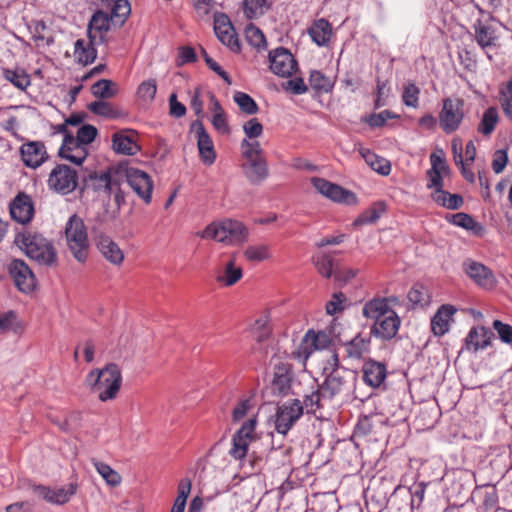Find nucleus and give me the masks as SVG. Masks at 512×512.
I'll return each instance as SVG.
<instances>
[{"mask_svg":"<svg viewBox=\"0 0 512 512\" xmlns=\"http://www.w3.org/2000/svg\"><path fill=\"white\" fill-rule=\"evenodd\" d=\"M254 406L253 398H244L240 399L232 410V421L234 423H238L246 416H250L232 438V447L229 450V454L236 460L245 458L249 445L255 439V429L258 420L255 414H251Z\"/></svg>","mask_w":512,"mask_h":512,"instance_id":"f257e3e1","label":"nucleus"},{"mask_svg":"<svg viewBox=\"0 0 512 512\" xmlns=\"http://www.w3.org/2000/svg\"><path fill=\"white\" fill-rule=\"evenodd\" d=\"M14 243L28 258L40 265L53 266L57 263V251L53 243L36 231L18 232Z\"/></svg>","mask_w":512,"mask_h":512,"instance_id":"f03ea898","label":"nucleus"},{"mask_svg":"<svg viewBox=\"0 0 512 512\" xmlns=\"http://www.w3.org/2000/svg\"><path fill=\"white\" fill-rule=\"evenodd\" d=\"M326 375L320 386L323 400L332 401L337 397H344L349 394L355 376L352 372L338 367V356L333 353L323 368Z\"/></svg>","mask_w":512,"mask_h":512,"instance_id":"7ed1b4c3","label":"nucleus"},{"mask_svg":"<svg viewBox=\"0 0 512 512\" xmlns=\"http://www.w3.org/2000/svg\"><path fill=\"white\" fill-rule=\"evenodd\" d=\"M60 131L65 136L59 149V156L71 163L81 165L88 156V145L97 136V129L92 125H83L78 129L77 135L73 136L62 125Z\"/></svg>","mask_w":512,"mask_h":512,"instance_id":"20e7f679","label":"nucleus"},{"mask_svg":"<svg viewBox=\"0 0 512 512\" xmlns=\"http://www.w3.org/2000/svg\"><path fill=\"white\" fill-rule=\"evenodd\" d=\"M86 382L92 392L97 394L100 401L113 400L117 397L121 388V370L114 363L108 364L103 369L92 370L87 375Z\"/></svg>","mask_w":512,"mask_h":512,"instance_id":"39448f33","label":"nucleus"},{"mask_svg":"<svg viewBox=\"0 0 512 512\" xmlns=\"http://www.w3.org/2000/svg\"><path fill=\"white\" fill-rule=\"evenodd\" d=\"M243 159L241 168L252 184H260L269 176L267 161L258 140L243 139L240 144Z\"/></svg>","mask_w":512,"mask_h":512,"instance_id":"423d86ee","label":"nucleus"},{"mask_svg":"<svg viewBox=\"0 0 512 512\" xmlns=\"http://www.w3.org/2000/svg\"><path fill=\"white\" fill-rule=\"evenodd\" d=\"M201 237L228 245H239L247 241L249 231L240 221L223 219L210 223L202 231Z\"/></svg>","mask_w":512,"mask_h":512,"instance_id":"0eeeda50","label":"nucleus"},{"mask_svg":"<svg viewBox=\"0 0 512 512\" xmlns=\"http://www.w3.org/2000/svg\"><path fill=\"white\" fill-rule=\"evenodd\" d=\"M65 239L73 257L80 263L85 262L89 251L87 228L77 215H72L68 219L65 226Z\"/></svg>","mask_w":512,"mask_h":512,"instance_id":"6e6552de","label":"nucleus"},{"mask_svg":"<svg viewBox=\"0 0 512 512\" xmlns=\"http://www.w3.org/2000/svg\"><path fill=\"white\" fill-rule=\"evenodd\" d=\"M465 117L464 101L458 97L442 100V108L438 114L440 128L446 134L457 131Z\"/></svg>","mask_w":512,"mask_h":512,"instance_id":"1a4fd4ad","label":"nucleus"},{"mask_svg":"<svg viewBox=\"0 0 512 512\" xmlns=\"http://www.w3.org/2000/svg\"><path fill=\"white\" fill-rule=\"evenodd\" d=\"M303 414V405L298 399L289 400L280 405L276 411L275 430L286 435Z\"/></svg>","mask_w":512,"mask_h":512,"instance_id":"9d476101","label":"nucleus"},{"mask_svg":"<svg viewBox=\"0 0 512 512\" xmlns=\"http://www.w3.org/2000/svg\"><path fill=\"white\" fill-rule=\"evenodd\" d=\"M330 342V338L325 332L309 330L303 337L298 348L293 351L291 355L294 359H297L302 366H305L307 359L314 351L327 348Z\"/></svg>","mask_w":512,"mask_h":512,"instance_id":"9b49d317","label":"nucleus"},{"mask_svg":"<svg viewBox=\"0 0 512 512\" xmlns=\"http://www.w3.org/2000/svg\"><path fill=\"white\" fill-rule=\"evenodd\" d=\"M77 178L74 169L65 164H59L51 170L47 184L51 190L66 195L76 188Z\"/></svg>","mask_w":512,"mask_h":512,"instance_id":"f8f14e48","label":"nucleus"},{"mask_svg":"<svg viewBox=\"0 0 512 512\" xmlns=\"http://www.w3.org/2000/svg\"><path fill=\"white\" fill-rule=\"evenodd\" d=\"M313 187L326 198L343 204H356L357 198L355 194L343 187L327 181L324 178L314 177L311 179Z\"/></svg>","mask_w":512,"mask_h":512,"instance_id":"ddd939ff","label":"nucleus"},{"mask_svg":"<svg viewBox=\"0 0 512 512\" xmlns=\"http://www.w3.org/2000/svg\"><path fill=\"white\" fill-rule=\"evenodd\" d=\"M271 71L280 77L289 78L297 71L298 65L291 52L283 47L269 53Z\"/></svg>","mask_w":512,"mask_h":512,"instance_id":"4468645a","label":"nucleus"},{"mask_svg":"<svg viewBox=\"0 0 512 512\" xmlns=\"http://www.w3.org/2000/svg\"><path fill=\"white\" fill-rule=\"evenodd\" d=\"M126 179L132 190L141 198L146 204H149L152 199L153 181L148 173L129 167L126 170Z\"/></svg>","mask_w":512,"mask_h":512,"instance_id":"2eb2a0df","label":"nucleus"},{"mask_svg":"<svg viewBox=\"0 0 512 512\" xmlns=\"http://www.w3.org/2000/svg\"><path fill=\"white\" fill-rule=\"evenodd\" d=\"M214 31L219 41L234 52L240 51V43L230 19L225 14L214 17Z\"/></svg>","mask_w":512,"mask_h":512,"instance_id":"dca6fc26","label":"nucleus"},{"mask_svg":"<svg viewBox=\"0 0 512 512\" xmlns=\"http://www.w3.org/2000/svg\"><path fill=\"white\" fill-rule=\"evenodd\" d=\"M9 272L20 291L28 293L35 288V276L23 260H13L9 265Z\"/></svg>","mask_w":512,"mask_h":512,"instance_id":"f3484780","label":"nucleus"},{"mask_svg":"<svg viewBox=\"0 0 512 512\" xmlns=\"http://www.w3.org/2000/svg\"><path fill=\"white\" fill-rule=\"evenodd\" d=\"M77 484L70 483L67 486L50 488L47 486L38 485L34 487V493L44 499L45 501L63 505L76 494Z\"/></svg>","mask_w":512,"mask_h":512,"instance_id":"a211bd4d","label":"nucleus"},{"mask_svg":"<svg viewBox=\"0 0 512 512\" xmlns=\"http://www.w3.org/2000/svg\"><path fill=\"white\" fill-rule=\"evenodd\" d=\"M191 131L195 133L197 139V147L202 162L206 165H212L216 160V152L214 144L200 121H195L191 125Z\"/></svg>","mask_w":512,"mask_h":512,"instance_id":"6ab92c4d","label":"nucleus"},{"mask_svg":"<svg viewBox=\"0 0 512 512\" xmlns=\"http://www.w3.org/2000/svg\"><path fill=\"white\" fill-rule=\"evenodd\" d=\"M9 211L11 218L22 225L30 223L35 213L33 201L25 193H19L11 201Z\"/></svg>","mask_w":512,"mask_h":512,"instance_id":"aec40b11","label":"nucleus"},{"mask_svg":"<svg viewBox=\"0 0 512 512\" xmlns=\"http://www.w3.org/2000/svg\"><path fill=\"white\" fill-rule=\"evenodd\" d=\"M492 337L493 333L489 328L485 326H474L465 337L462 349L471 353H477L490 346Z\"/></svg>","mask_w":512,"mask_h":512,"instance_id":"412c9836","label":"nucleus"},{"mask_svg":"<svg viewBox=\"0 0 512 512\" xmlns=\"http://www.w3.org/2000/svg\"><path fill=\"white\" fill-rule=\"evenodd\" d=\"M21 159L25 166L37 168L47 159V151L42 142L31 141L20 147Z\"/></svg>","mask_w":512,"mask_h":512,"instance_id":"4be33fe9","label":"nucleus"},{"mask_svg":"<svg viewBox=\"0 0 512 512\" xmlns=\"http://www.w3.org/2000/svg\"><path fill=\"white\" fill-rule=\"evenodd\" d=\"M474 32L476 42L481 48L496 45L497 25L493 19H478L474 24Z\"/></svg>","mask_w":512,"mask_h":512,"instance_id":"5701e85b","label":"nucleus"},{"mask_svg":"<svg viewBox=\"0 0 512 512\" xmlns=\"http://www.w3.org/2000/svg\"><path fill=\"white\" fill-rule=\"evenodd\" d=\"M136 138V133L131 130L116 132L112 136L113 150L118 154L135 155L140 150Z\"/></svg>","mask_w":512,"mask_h":512,"instance_id":"b1692460","label":"nucleus"},{"mask_svg":"<svg viewBox=\"0 0 512 512\" xmlns=\"http://www.w3.org/2000/svg\"><path fill=\"white\" fill-rule=\"evenodd\" d=\"M97 248L101 255L112 265L120 266L124 261V252L119 245L107 235H99Z\"/></svg>","mask_w":512,"mask_h":512,"instance_id":"393cba45","label":"nucleus"},{"mask_svg":"<svg viewBox=\"0 0 512 512\" xmlns=\"http://www.w3.org/2000/svg\"><path fill=\"white\" fill-rule=\"evenodd\" d=\"M456 311V308L449 304L439 307L431 319V331L435 336H443L449 331Z\"/></svg>","mask_w":512,"mask_h":512,"instance_id":"a878e982","label":"nucleus"},{"mask_svg":"<svg viewBox=\"0 0 512 512\" xmlns=\"http://www.w3.org/2000/svg\"><path fill=\"white\" fill-rule=\"evenodd\" d=\"M399 326L400 318L395 311L392 310L391 312H387V315L377 323H374L372 333L382 339H391L397 334Z\"/></svg>","mask_w":512,"mask_h":512,"instance_id":"bb28decb","label":"nucleus"},{"mask_svg":"<svg viewBox=\"0 0 512 512\" xmlns=\"http://www.w3.org/2000/svg\"><path fill=\"white\" fill-rule=\"evenodd\" d=\"M464 269L467 275L480 286L492 288L495 285L494 275L483 264L469 260L464 263Z\"/></svg>","mask_w":512,"mask_h":512,"instance_id":"cd10ccee","label":"nucleus"},{"mask_svg":"<svg viewBox=\"0 0 512 512\" xmlns=\"http://www.w3.org/2000/svg\"><path fill=\"white\" fill-rule=\"evenodd\" d=\"M363 380L370 387H379L386 378V367L384 364L376 361H367L363 366Z\"/></svg>","mask_w":512,"mask_h":512,"instance_id":"c85d7f7f","label":"nucleus"},{"mask_svg":"<svg viewBox=\"0 0 512 512\" xmlns=\"http://www.w3.org/2000/svg\"><path fill=\"white\" fill-rule=\"evenodd\" d=\"M292 380L291 366L287 363L275 365L272 388L281 395H286L290 389Z\"/></svg>","mask_w":512,"mask_h":512,"instance_id":"c756f323","label":"nucleus"},{"mask_svg":"<svg viewBox=\"0 0 512 512\" xmlns=\"http://www.w3.org/2000/svg\"><path fill=\"white\" fill-rule=\"evenodd\" d=\"M393 309L388 304L386 298H375L366 302L362 309V314L365 318L373 320L377 323L380 319L387 315V312H391Z\"/></svg>","mask_w":512,"mask_h":512,"instance_id":"7c9ffc66","label":"nucleus"},{"mask_svg":"<svg viewBox=\"0 0 512 512\" xmlns=\"http://www.w3.org/2000/svg\"><path fill=\"white\" fill-rule=\"evenodd\" d=\"M345 354L350 359H361L370 350V338L356 335L352 340L344 344Z\"/></svg>","mask_w":512,"mask_h":512,"instance_id":"2f4dec72","label":"nucleus"},{"mask_svg":"<svg viewBox=\"0 0 512 512\" xmlns=\"http://www.w3.org/2000/svg\"><path fill=\"white\" fill-rule=\"evenodd\" d=\"M359 153L367 165L374 171L384 176L390 173L391 164L387 159L376 155L374 152L367 148H360Z\"/></svg>","mask_w":512,"mask_h":512,"instance_id":"473e14b6","label":"nucleus"},{"mask_svg":"<svg viewBox=\"0 0 512 512\" xmlns=\"http://www.w3.org/2000/svg\"><path fill=\"white\" fill-rule=\"evenodd\" d=\"M309 35L318 46H325L331 38L332 27L327 20L319 19L309 29Z\"/></svg>","mask_w":512,"mask_h":512,"instance_id":"72a5a7b5","label":"nucleus"},{"mask_svg":"<svg viewBox=\"0 0 512 512\" xmlns=\"http://www.w3.org/2000/svg\"><path fill=\"white\" fill-rule=\"evenodd\" d=\"M94 468L98 472V474L103 478L107 485L112 487H117L122 482L121 475L114 470L110 465L99 461L95 458L91 460Z\"/></svg>","mask_w":512,"mask_h":512,"instance_id":"f704fd0d","label":"nucleus"},{"mask_svg":"<svg viewBox=\"0 0 512 512\" xmlns=\"http://www.w3.org/2000/svg\"><path fill=\"white\" fill-rule=\"evenodd\" d=\"M74 56L79 63L88 65L95 60L97 52L91 41L86 42L83 39H78L74 45Z\"/></svg>","mask_w":512,"mask_h":512,"instance_id":"c9c22d12","label":"nucleus"},{"mask_svg":"<svg viewBox=\"0 0 512 512\" xmlns=\"http://www.w3.org/2000/svg\"><path fill=\"white\" fill-rule=\"evenodd\" d=\"M447 220L455 226L473 232L475 235H482L484 231L483 226L466 213H456L448 217Z\"/></svg>","mask_w":512,"mask_h":512,"instance_id":"e433bc0d","label":"nucleus"},{"mask_svg":"<svg viewBox=\"0 0 512 512\" xmlns=\"http://www.w3.org/2000/svg\"><path fill=\"white\" fill-rule=\"evenodd\" d=\"M433 201L438 205L447 209L456 210L463 204V198L458 194H450L449 192L435 190L431 195Z\"/></svg>","mask_w":512,"mask_h":512,"instance_id":"4c0bfd02","label":"nucleus"},{"mask_svg":"<svg viewBox=\"0 0 512 512\" xmlns=\"http://www.w3.org/2000/svg\"><path fill=\"white\" fill-rule=\"evenodd\" d=\"M242 269L235 265V260H229L223 269V274L217 276V281L223 283L225 286H232L242 278Z\"/></svg>","mask_w":512,"mask_h":512,"instance_id":"58836bf2","label":"nucleus"},{"mask_svg":"<svg viewBox=\"0 0 512 512\" xmlns=\"http://www.w3.org/2000/svg\"><path fill=\"white\" fill-rule=\"evenodd\" d=\"M271 6L270 0H244V14L249 19L262 16Z\"/></svg>","mask_w":512,"mask_h":512,"instance_id":"ea45409f","label":"nucleus"},{"mask_svg":"<svg viewBox=\"0 0 512 512\" xmlns=\"http://www.w3.org/2000/svg\"><path fill=\"white\" fill-rule=\"evenodd\" d=\"M407 297L409 301L415 306L426 307L431 302V295L429 290L420 284H415L409 290Z\"/></svg>","mask_w":512,"mask_h":512,"instance_id":"a19ab883","label":"nucleus"},{"mask_svg":"<svg viewBox=\"0 0 512 512\" xmlns=\"http://www.w3.org/2000/svg\"><path fill=\"white\" fill-rule=\"evenodd\" d=\"M498 111L495 107H489L483 113L478 126V131L483 135H490L498 122Z\"/></svg>","mask_w":512,"mask_h":512,"instance_id":"79ce46f5","label":"nucleus"},{"mask_svg":"<svg viewBox=\"0 0 512 512\" xmlns=\"http://www.w3.org/2000/svg\"><path fill=\"white\" fill-rule=\"evenodd\" d=\"M111 9V20L118 25H123L131 13V6L128 0H116Z\"/></svg>","mask_w":512,"mask_h":512,"instance_id":"37998d69","label":"nucleus"},{"mask_svg":"<svg viewBox=\"0 0 512 512\" xmlns=\"http://www.w3.org/2000/svg\"><path fill=\"white\" fill-rule=\"evenodd\" d=\"M91 90L95 97L111 98L116 94L117 86L111 80L101 79L92 85Z\"/></svg>","mask_w":512,"mask_h":512,"instance_id":"c03bdc74","label":"nucleus"},{"mask_svg":"<svg viewBox=\"0 0 512 512\" xmlns=\"http://www.w3.org/2000/svg\"><path fill=\"white\" fill-rule=\"evenodd\" d=\"M244 256L248 261L261 262L269 259L271 252L266 244L251 245L245 249Z\"/></svg>","mask_w":512,"mask_h":512,"instance_id":"a18cd8bd","label":"nucleus"},{"mask_svg":"<svg viewBox=\"0 0 512 512\" xmlns=\"http://www.w3.org/2000/svg\"><path fill=\"white\" fill-rule=\"evenodd\" d=\"M309 83L312 89L318 92H329L333 87L332 80L320 71H312L309 76Z\"/></svg>","mask_w":512,"mask_h":512,"instance_id":"49530a36","label":"nucleus"},{"mask_svg":"<svg viewBox=\"0 0 512 512\" xmlns=\"http://www.w3.org/2000/svg\"><path fill=\"white\" fill-rule=\"evenodd\" d=\"M3 76L20 90H25L30 85L29 76L23 70L3 69Z\"/></svg>","mask_w":512,"mask_h":512,"instance_id":"de8ad7c7","label":"nucleus"},{"mask_svg":"<svg viewBox=\"0 0 512 512\" xmlns=\"http://www.w3.org/2000/svg\"><path fill=\"white\" fill-rule=\"evenodd\" d=\"M233 100L238 105L239 109L245 114L253 115L258 112V105L256 102L244 92H235Z\"/></svg>","mask_w":512,"mask_h":512,"instance_id":"09e8293b","label":"nucleus"},{"mask_svg":"<svg viewBox=\"0 0 512 512\" xmlns=\"http://www.w3.org/2000/svg\"><path fill=\"white\" fill-rule=\"evenodd\" d=\"M111 16L103 11H97L93 14L89 24V36L92 37V30L98 32H107L110 28Z\"/></svg>","mask_w":512,"mask_h":512,"instance_id":"8fccbe9b","label":"nucleus"},{"mask_svg":"<svg viewBox=\"0 0 512 512\" xmlns=\"http://www.w3.org/2000/svg\"><path fill=\"white\" fill-rule=\"evenodd\" d=\"M157 92V82L155 79H148L140 83L137 88L138 98L145 103H150L154 100Z\"/></svg>","mask_w":512,"mask_h":512,"instance_id":"3c124183","label":"nucleus"},{"mask_svg":"<svg viewBox=\"0 0 512 512\" xmlns=\"http://www.w3.org/2000/svg\"><path fill=\"white\" fill-rule=\"evenodd\" d=\"M245 37L248 43L257 49L265 48L266 46L264 34L259 28L252 24L246 27Z\"/></svg>","mask_w":512,"mask_h":512,"instance_id":"603ef678","label":"nucleus"},{"mask_svg":"<svg viewBox=\"0 0 512 512\" xmlns=\"http://www.w3.org/2000/svg\"><path fill=\"white\" fill-rule=\"evenodd\" d=\"M314 264L316 266L317 271L323 277L330 278L333 275L335 276L336 270H334L333 259L329 255L322 254V255L318 256L315 259Z\"/></svg>","mask_w":512,"mask_h":512,"instance_id":"864d4df0","label":"nucleus"},{"mask_svg":"<svg viewBox=\"0 0 512 512\" xmlns=\"http://www.w3.org/2000/svg\"><path fill=\"white\" fill-rule=\"evenodd\" d=\"M20 328V324L17 319V315L13 311H7L0 313V334L7 333L10 331H17Z\"/></svg>","mask_w":512,"mask_h":512,"instance_id":"5fc2aeb1","label":"nucleus"},{"mask_svg":"<svg viewBox=\"0 0 512 512\" xmlns=\"http://www.w3.org/2000/svg\"><path fill=\"white\" fill-rule=\"evenodd\" d=\"M325 401L322 398V389L319 387L316 391L305 396L303 408H306L307 413H315L323 406Z\"/></svg>","mask_w":512,"mask_h":512,"instance_id":"6e6d98bb","label":"nucleus"},{"mask_svg":"<svg viewBox=\"0 0 512 512\" xmlns=\"http://www.w3.org/2000/svg\"><path fill=\"white\" fill-rule=\"evenodd\" d=\"M245 138L249 141L257 140L263 134V126L256 118H251L243 124Z\"/></svg>","mask_w":512,"mask_h":512,"instance_id":"4d7b16f0","label":"nucleus"},{"mask_svg":"<svg viewBox=\"0 0 512 512\" xmlns=\"http://www.w3.org/2000/svg\"><path fill=\"white\" fill-rule=\"evenodd\" d=\"M419 93L420 91L415 84L408 83L405 85L402 95L405 105L416 108L418 106Z\"/></svg>","mask_w":512,"mask_h":512,"instance_id":"13d9d810","label":"nucleus"},{"mask_svg":"<svg viewBox=\"0 0 512 512\" xmlns=\"http://www.w3.org/2000/svg\"><path fill=\"white\" fill-rule=\"evenodd\" d=\"M89 110L97 115L114 118L116 117V113L114 108L111 106L110 103L105 101H94L89 104L88 106Z\"/></svg>","mask_w":512,"mask_h":512,"instance_id":"bf43d9fd","label":"nucleus"},{"mask_svg":"<svg viewBox=\"0 0 512 512\" xmlns=\"http://www.w3.org/2000/svg\"><path fill=\"white\" fill-rule=\"evenodd\" d=\"M346 296L342 292L334 293L326 304V312L329 315H335L344 309Z\"/></svg>","mask_w":512,"mask_h":512,"instance_id":"052dcab7","label":"nucleus"},{"mask_svg":"<svg viewBox=\"0 0 512 512\" xmlns=\"http://www.w3.org/2000/svg\"><path fill=\"white\" fill-rule=\"evenodd\" d=\"M501 106L506 117L512 120V81L501 90Z\"/></svg>","mask_w":512,"mask_h":512,"instance_id":"680f3d73","label":"nucleus"},{"mask_svg":"<svg viewBox=\"0 0 512 512\" xmlns=\"http://www.w3.org/2000/svg\"><path fill=\"white\" fill-rule=\"evenodd\" d=\"M253 332L258 341L266 339L270 334L269 320L266 316L257 319L253 325Z\"/></svg>","mask_w":512,"mask_h":512,"instance_id":"e2e57ef3","label":"nucleus"},{"mask_svg":"<svg viewBox=\"0 0 512 512\" xmlns=\"http://www.w3.org/2000/svg\"><path fill=\"white\" fill-rule=\"evenodd\" d=\"M285 91H290L295 95L304 94L307 91V86L301 77L292 78L282 85Z\"/></svg>","mask_w":512,"mask_h":512,"instance_id":"0e129e2a","label":"nucleus"},{"mask_svg":"<svg viewBox=\"0 0 512 512\" xmlns=\"http://www.w3.org/2000/svg\"><path fill=\"white\" fill-rule=\"evenodd\" d=\"M493 327L503 342L512 343V326L504 324L499 320H495L493 322Z\"/></svg>","mask_w":512,"mask_h":512,"instance_id":"69168bd1","label":"nucleus"},{"mask_svg":"<svg viewBox=\"0 0 512 512\" xmlns=\"http://www.w3.org/2000/svg\"><path fill=\"white\" fill-rule=\"evenodd\" d=\"M508 156L506 150H497L492 160L493 171L497 174L501 173L507 165Z\"/></svg>","mask_w":512,"mask_h":512,"instance_id":"338daca9","label":"nucleus"},{"mask_svg":"<svg viewBox=\"0 0 512 512\" xmlns=\"http://www.w3.org/2000/svg\"><path fill=\"white\" fill-rule=\"evenodd\" d=\"M389 87L387 86L386 82L377 81V92H376V100H375V107L380 108L386 105V99L389 95Z\"/></svg>","mask_w":512,"mask_h":512,"instance_id":"774afa93","label":"nucleus"}]
</instances>
